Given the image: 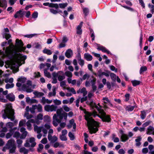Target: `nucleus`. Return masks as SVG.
Wrapping results in <instances>:
<instances>
[{
  "label": "nucleus",
  "mask_w": 154,
  "mask_h": 154,
  "mask_svg": "<svg viewBox=\"0 0 154 154\" xmlns=\"http://www.w3.org/2000/svg\"><path fill=\"white\" fill-rule=\"evenodd\" d=\"M65 75L67 77H68L69 78H71L72 77V73L71 72L67 71H66L65 72Z\"/></svg>",
  "instance_id": "obj_43"
},
{
  "label": "nucleus",
  "mask_w": 154,
  "mask_h": 154,
  "mask_svg": "<svg viewBox=\"0 0 154 154\" xmlns=\"http://www.w3.org/2000/svg\"><path fill=\"white\" fill-rule=\"evenodd\" d=\"M6 111L8 112V116H14L15 112L14 109L12 108L10 109L8 108L6 109Z\"/></svg>",
  "instance_id": "obj_9"
},
{
  "label": "nucleus",
  "mask_w": 154,
  "mask_h": 154,
  "mask_svg": "<svg viewBox=\"0 0 154 154\" xmlns=\"http://www.w3.org/2000/svg\"><path fill=\"white\" fill-rule=\"evenodd\" d=\"M60 139L62 141H66L67 138L65 135H60Z\"/></svg>",
  "instance_id": "obj_47"
},
{
  "label": "nucleus",
  "mask_w": 154,
  "mask_h": 154,
  "mask_svg": "<svg viewBox=\"0 0 154 154\" xmlns=\"http://www.w3.org/2000/svg\"><path fill=\"white\" fill-rule=\"evenodd\" d=\"M54 102L56 105H59L61 104V102L60 100L56 99L54 100Z\"/></svg>",
  "instance_id": "obj_60"
},
{
  "label": "nucleus",
  "mask_w": 154,
  "mask_h": 154,
  "mask_svg": "<svg viewBox=\"0 0 154 154\" xmlns=\"http://www.w3.org/2000/svg\"><path fill=\"white\" fill-rule=\"evenodd\" d=\"M23 43L21 40H19L18 38L16 40L15 46L18 49L23 47Z\"/></svg>",
  "instance_id": "obj_4"
},
{
  "label": "nucleus",
  "mask_w": 154,
  "mask_h": 154,
  "mask_svg": "<svg viewBox=\"0 0 154 154\" xmlns=\"http://www.w3.org/2000/svg\"><path fill=\"white\" fill-rule=\"evenodd\" d=\"M65 78V76L64 75H59L58 76V79L59 81H61Z\"/></svg>",
  "instance_id": "obj_55"
},
{
  "label": "nucleus",
  "mask_w": 154,
  "mask_h": 154,
  "mask_svg": "<svg viewBox=\"0 0 154 154\" xmlns=\"http://www.w3.org/2000/svg\"><path fill=\"white\" fill-rule=\"evenodd\" d=\"M143 35L141 33L140 35V43L139 45L141 47H142V41H143Z\"/></svg>",
  "instance_id": "obj_50"
},
{
  "label": "nucleus",
  "mask_w": 154,
  "mask_h": 154,
  "mask_svg": "<svg viewBox=\"0 0 154 154\" xmlns=\"http://www.w3.org/2000/svg\"><path fill=\"white\" fill-rule=\"evenodd\" d=\"M33 94L37 97H40L44 95V93L41 92H38L35 91L33 93Z\"/></svg>",
  "instance_id": "obj_24"
},
{
  "label": "nucleus",
  "mask_w": 154,
  "mask_h": 154,
  "mask_svg": "<svg viewBox=\"0 0 154 154\" xmlns=\"http://www.w3.org/2000/svg\"><path fill=\"white\" fill-rule=\"evenodd\" d=\"M96 78H94V79L91 80V86L95 85L96 83Z\"/></svg>",
  "instance_id": "obj_62"
},
{
  "label": "nucleus",
  "mask_w": 154,
  "mask_h": 154,
  "mask_svg": "<svg viewBox=\"0 0 154 154\" xmlns=\"http://www.w3.org/2000/svg\"><path fill=\"white\" fill-rule=\"evenodd\" d=\"M84 58L88 61H91L93 59L92 56L88 53H86L84 54Z\"/></svg>",
  "instance_id": "obj_10"
},
{
  "label": "nucleus",
  "mask_w": 154,
  "mask_h": 154,
  "mask_svg": "<svg viewBox=\"0 0 154 154\" xmlns=\"http://www.w3.org/2000/svg\"><path fill=\"white\" fill-rule=\"evenodd\" d=\"M26 80V79L25 77H21L20 78H18L17 79V81L18 82H21L22 83H24L25 82Z\"/></svg>",
  "instance_id": "obj_28"
},
{
  "label": "nucleus",
  "mask_w": 154,
  "mask_h": 154,
  "mask_svg": "<svg viewBox=\"0 0 154 154\" xmlns=\"http://www.w3.org/2000/svg\"><path fill=\"white\" fill-rule=\"evenodd\" d=\"M38 111L39 112H42V106L40 104H38L37 106Z\"/></svg>",
  "instance_id": "obj_49"
},
{
  "label": "nucleus",
  "mask_w": 154,
  "mask_h": 154,
  "mask_svg": "<svg viewBox=\"0 0 154 154\" xmlns=\"http://www.w3.org/2000/svg\"><path fill=\"white\" fill-rule=\"evenodd\" d=\"M83 23V22H81L77 28L76 33L80 35L82 33V30L81 29Z\"/></svg>",
  "instance_id": "obj_5"
},
{
  "label": "nucleus",
  "mask_w": 154,
  "mask_h": 154,
  "mask_svg": "<svg viewBox=\"0 0 154 154\" xmlns=\"http://www.w3.org/2000/svg\"><path fill=\"white\" fill-rule=\"evenodd\" d=\"M68 136L70 138V140H73L75 138V137L74 135L71 132H69L68 134Z\"/></svg>",
  "instance_id": "obj_30"
},
{
  "label": "nucleus",
  "mask_w": 154,
  "mask_h": 154,
  "mask_svg": "<svg viewBox=\"0 0 154 154\" xmlns=\"http://www.w3.org/2000/svg\"><path fill=\"white\" fill-rule=\"evenodd\" d=\"M12 56H11L10 57H9V58L10 59H11L13 57V56L14 55H16L18 56V57L19 56H21V54L20 53H17V52H18V48H17V51L16 50H13L12 51Z\"/></svg>",
  "instance_id": "obj_13"
},
{
  "label": "nucleus",
  "mask_w": 154,
  "mask_h": 154,
  "mask_svg": "<svg viewBox=\"0 0 154 154\" xmlns=\"http://www.w3.org/2000/svg\"><path fill=\"white\" fill-rule=\"evenodd\" d=\"M50 12L53 14H56L58 13V11L56 10H54L53 8L50 9Z\"/></svg>",
  "instance_id": "obj_51"
},
{
  "label": "nucleus",
  "mask_w": 154,
  "mask_h": 154,
  "mask_svg": "<svg viewBox=\"0 0 154 154\" xmlns=\"http://www.w3.org/2000/svg\"><path fill=\"white\" fill-rule=\"evenodd\" d=\"M57 137L55 136H54L52 137V138L51 140V142L52 143H54L55 141H57Z\"/></svg>",
  "instance_id": "obj_58"
},
{
  "label": "nucleus",
  "mask_w": 154,
  "mask_h": 154,
  "mask_svg": "<svg viewBox=\"0 0 154 154\" xmlns=\"http://www.w3.org/2000/svg\"><path fill=\"white\" fill-rule=\"evenodd\" d=\"M139 4L143 8H145V4L143 1V0H139Z\"/></svg>",
  "instance_id": "obj_59"
},
{
  "label": "nucleus",
  "mask_w": 154,
  "mask_h": 154,
  "mask_svg": "<svg viewBox=\"0 0 154 154\" xmlns=\"http://www.w3.org/2000/svg\"><path fill=\"white\" fill-rule=\"evenodd\" d=\"M26 11H22L21 10H20L18 11H17V14H20L21 15V17H23L24 15L26 13Z\"/></svg>",
  "instance_id": "obj_31"
},
{
  "label": "nucleus",
  "mask_w": 154,
  "mask_h": 154,
  "mask_svg": "<svg viewBox=\"0 0 154 154\" xmlns=\"http://www.w3.org/2000/svg\"><path fill=\"white\" fill-rule=\"evenodd\" d=\"M44 146L41 143H40L38 145V148L37 149V151L38 152H41V150L40 149H43Z\"/></svg>",
  "instance_id": "obj_42"
},
{
  "label": "nucleus",
  "mask_w": 154,
  "mask_h": 154,
  "mask_svg": "<svg viewBox=\"0 0 154 154\" xmlns=\"http://www.w3.org/2000/svg\"><path fill=\"white\" fill-rule=\"evenodd\" d=\"M44 119L45 122H49L50 121V118L49 116L45 115L44 117Z\"/></svg>",
  "instance_id": "obj_37"
},
{
  "label": "nucleus",
  "mask_w": 154,
  "mask_h": 154,
  "mask_svg": "<svg viewBox=\"0 0 154 154\" xmlns=\"http://www.w3.org/2000/svg\"><path fill=\"white\" fill-rule=\"evenodd\" d=\"M90 77V75L87 73L85 74L83 76L82 78H80V79L81 81L82 80H85L87 78V79H88Z\"/></svg>",
  "instance_id": "obj_35"
},
{
  "label": "nucleus",
  "mask_w": 154,
  "mask_h": 154,
  "mask_svg": "<svg viewBox=\"0 0 154 154\" xmlns=\"http://www.w3.org/2000/svg\"><path fill=\"white\" fill-rule=\"evenodd\" d=\"M92 116L94 117L95 118L96 116H97L99 117V116H101V115H100L97 114V112L96 111H94L91 113V116Z\"/></svg>",
  "instance_id": "obj_44"
},
{
  "label": "nucleus",
  "mask_w": 154,
  "mask_h": 154,
  "mask_svg": "<svg viewBox=\"0 0 154 154\" xmlns=\"http://www.w3.org/2000/svg\"><path fill=\"white\" fill-rule=\"evenodd\" d=\"M153 127L151 125H150L148 128L146 134H152V131H153Z\"/></svg>",
  "instance_id": "obj_12"
},
{
  "label": "nucleus",
  "mask_w": 154,
  "mask_h": 154,
  "mask_svg": "<svg viewBox=\"0 0 154 154\" xmlns=\"http://www.w3.org/2000/svg\"><path fill=\"white\" fill-rule=\"evenodd\" d=\"M101 116H99V118L101 119L102 122L107 123L110 122L111 121V116L107 115L104 110H102L100 112Z\"/></svg>",
  "instance_id": "obj_2"
},
{
  "label": "nucleus",
  "mask_w": 154,
  "mask_h": 154,
  "mask_svg": "<svg viewBox=\"0 0 154 154\" xmlns=\"http://www.w3.org/2000/svg\"><path fill=\"white\" fill-rule=\"evenodd\" d=\"M49 7L52 8H55L56 9H57L59 8V5L57 3H50Z\"/></svg>",
  "instance_id": "obj_21"
},
{
  "label": "nucleus",
  "mask_w": 154,
  "mask_h": 154,
  "mask_svg": "<svg viewBox=\"0 0 154 154\" xmlns=\"http://www.w3.org/2000/svg\"><path fill=\"white\" fill-rule=\"evenodd\" d=\"M72 54V51L70 49H67L65 53V56L68 58L71 57Z\"/></svg>",
  "instance_id": "obj_8"
},
{
  "label": "nucleus",
  "mask_w": 154,
  "mask_h": 154,
  "mask_svg": "<svg viewBox=\"0 0 154 154\" xmlns=\"http://www.w3.org/2000/svg\"><path fill=\"white\" fill-rule=\"evenodd\" d=\"M79 64L82 66H83L84 64V61L82 59L78 60Z\"/></svg>",
  "instance_id": "obj_52"
},
{
  "label": "nucleus",
  "mask_w": 154,
  "mask_h": 154,
  "mask_svg": "<svg viewBox=\"0 0 154 154\" xmlns=\"http://www.w3.org/2000/svg\"><path fill=\"white\" fill-rule=\"evenodd\" d=\"M7 5L6 4V0H0V7L2 8L5 7V8H6Z\"/></svg>",
  "instance_id": "obj_14"
},
{
  "label": "nucleus",
  "mask_w": 154,
  "mask_h": 154,
  "mask_svg": "<svg viewBox=\"0 0 154 154\" xmlns=\"http://www.w3.org/2000/svg\"><path fill=\"white\" fill-rule=\"evenodd\" d=\"M19 151L21 153L23 152L24 154H27L29 152V150L25 147H23L20 149Z\"/></svg>",
  "instance_id": "obj_16"
},
{
  "label": "nucleus",
  "mask_w": 154,
  "mask_h": 154,
  "mask_svg": "<svg viewBox=\"0 0 154 154\" xmlns=\"http://www.w3.org/2000/svg\"><path fill=\"white\" fill-rule=\"evenodd\" d=\"M130 94L128 93H126L125 95V101L126 102L128 101L130 98Z\"/></svg>",
  "instance_id": "obj_48"
},
{
  "label": "nucleus",
  "mask_w": 154,
  "mask_h": 154,
  "mask_svg": "<svg viewBox=\"0 0 154 154\" xmlns=\"http://www.w3.org/2000/svg\"><path fill=\"white\" fill-rule=\"evenodd\" d=\"M6 111V110H5L4 113L2 115V117L4 119H6L8 117V115Z\"/></svg>",
  "instance_id": "obj_54"
},
{
  "label": "nucleus",
  "mask_w": 154,
  "mask_h": 154,
  "mask_svg": "<svg viewBox=\"0 0 154 154\" xmlns=\"http://www.w3.org/2000/svg\"><path fill=\"white\" fill-rule=\"evenodd\" d=\"M28 88V86H27L25 84H23L22 86V88H19L18 89V90L19 91H21L22 90H23V91H26V89L27 88Z\"/></svg>",
  "instance_id": "obj_22"
},
{
  "label": "nucleus",
  "mask_w": 154,
  "mask_h": 154,
  "mask_svg": "<svg viewBox=\"0 0 154 154\" xmlns=\"http://www.w3.org/2000/svg\"><path fill=\"white\" fill-rule=\"evenodd\" d=\"M32 17L33 18H36L38 16V13L36 11L34 12L32 14Z\"/></svg>",
  "instance_id": "obj_63"
},
{
  "label": "nucleus",
  "mask_w": 154,
  "mask_h": 154,
  "mask_svg": "<svg viewBox=\"0 0 154 154\" xmlns=\"http://www.w3.org/2000/svg\"><path fill=\"white\" fill-rule=\"evenodd\" d=\"M141 114L140 115V117L142 119H144L146 116V114L145 111H141Z\"/></svg>",
  "instance_id": "obj_27"
},
{
  "label": "nucleus",
  "mask_w": 154,
  "mask_h": 154,
  "mask_svg": "<svg viewBox=\"0 0 154 154\" xmlns=\"http://www.w3.org/2000/svg\"><path fill=\"white\" fill-rule=\"evenodd\" d=\"M83 13L85 17H86L88 15L89 13V10L88 8H85L83 9Z\"/></svg>",
  "instance_id": "obj_20"
},
{
  "label": "nucleus",
  "mask_w": 154,
  "mask_h": 154,
  "mask_svg": "<svg viewBox=\"0 0 154 154\" xmlns=\"http://www.w3.org/2000/svg\"><path fill=\"white\" fill-rule=\"evenodd\" d=\"M92 106L97 109V110L99 112L100 114V112H102V110H103L98 107L96 104L95 103H94Z\"/></svg>",
  "instance_id": "obj_26"
},
{
  "label": "nucleus",
  "mask_w": 154,
  "mask_h": 154,
  "mask_svg": "<svg viewBox=\"0 0 154 154\" xmlns=\"http://www.w3.org/2000/svg\"><path fill=\"white\" fill-rule=\"evenodd\" d=\"M16 148V146L12 147V148L9 150V152L10 153H13L15 152V149Z\"/></svg>",
  "instance_id": "obj_40"
},
{
  "label": "nucleus",
  "mask_w": 154,
  "mask_h": 154,
  "mask_svg": "<svg viewBox=\"0 0 154 154\" xmlns=\"http://www.w3.org/2000/svg\"><path fill=\"white\" fill-rule=\"evenodd\" d=\"M121 5L122 7L124 8H125V9L128 10H130V11H134V9L131 7H129L127 6L124 5Z\"/></svg>",
  "instance_id": "obj_45"
},
{
  "label": "nucleus",
  "mask_w": 154,
  "mask_h": 154,
  "mask_svg": "<svg viewBox=\"0 0 154 154\" xmlns=\"http://www.w3.org/2000/svg\"><path fill=\"white\" fill-rule=\"evenodd\" d=\"M147 70V68L146 66H143L141 67L140 70V73L141 74L143 72L146 71Z\"/></svg>",
  "instance_id": "obj_25"
},
{
  "label": "nucleus",
  "mask_w": 154,
  "mask_h": 154,
  "mask_svg": "<svg viewBox=\"0 0 154 154\" xmlns=\"http://www.w3.org/2000/svg\"><path fill=\"white\" fill-rule=\"evenodd\" d=\"M129 139V137L128 135L126 134H123L122 135H121V141L125 142L128 140Z\"/></svg>",
  "instance_id": "obj_11"
},
{
  "label": "nucleus",
  "mask_w": 154,
  "mask_h": 154,
  "mask_svg": "<svg viewBox=\"0 0 154 154\" xmlns=\"http://www.w3.org/2000/svg\"><path fill=\"white\" fill-rule=\"evenodd\" d=\"M57 108V106L52 105L50 106V111L51 112H52L54 111H55Z\"/></svg>",
  "instance_id": "obj_41"
},
{
  "label": "nucleus",
  "mask_w": 154,
  "mask_h": 154,
  "mask_svg": "<svg viewBox=\"0 0 154 154\" xmlns=\"http://www.w3.org/2000/svg\"><path fill=\"white\" fill-rule=\"evenodd\" d=\"M6 125L9 128H12L14 126V124L11 122H9L7 123Z\"/></svg>",
  "instance_id": "obj_61"
},
{
  "label": "nucleus",
  "mask_w": 154,
  "mask_h": 154,
  "mask_svg": "<svg viewBox=\"0 0 154 154\" xmlns=\"http://www.w3.org/2000/svg\"><path fill=\"white\" fill-rule=\"evenodd\" d=\"M128 108V111H132L135 108V106H132L131 105H129Z\"/></svg>",
  "instance_id": "obj_53"
},
{
  "label": "nucleus",
  "mask_w": 154,
  "mask_h": 154,
  "mask_svg": "<svg viewBox=\"0 0 154 154\" xmlns=\"http://www.w3.org/2000/svg\"><path fill=\"white\" fill-rule=\"evenodd\" d=\"M44 109L47 112L50 111V106L48 105H45L44 107Z\"/></svg>",
  "instance_id": "obj_46"
},
{
  "label": "nucleus",
  "mask_w": 154,
  "mask_h": 154,
  "mask_svg": "<svg viewBox=\"0 0 154 154\" xmlns=\"http://www.w3.org/2000/svg\"><path fill=\"white\" fill-rule=\"evenodd\" d=\"M43 53L46 54L48 55H50L52 54V51L49 50L45 48L43 51Z\"/></svg>",
  "instance_id": "obj_15"
},
{
  "label": "nucleus",
  "mask_w": 154,
  "mask_h": 154,
  "mask_svg": "<svg viewBox=\"0 0 154 154\" xmlns=\"http://www.w3.org/2000/svg\"><path fill=\"white\" fill-rule=\"evenodd\" d=\"M85 119L87 121V125L89 132L91 134H95L98 130L97 128H95V127L99 126L98 122L95 121L91 116V112L87 111H84Z\"/></svg>",
  "instance_id": "obj_1"
},
{
  "label": "nucleus",
  "mask_w": 154,
  "mask_h": 154,
  "mask_svg": "<svg viewBox=\"0 0 154 154\" xmlns=\"http://www.w3.org/2000/svg\"><path fill=\"white\" fill-rule=\"evenodd\" d=\"M110 76L111 77L112 79L115 81L116 79V75L113 73H110Z\"/></svg>",
  "instance_id": "obj_39"
},
{
  "label": "nucleus",
  "mask_w": 154,
  "mask_h": 154,
  "mask_svg": "<svg viewBox=\"0 0 154 154\" xmlns=\"http://www.w3.org/2000/svg\"><path fill=\"white\" fill-rule=\"evenodd\" d=\"M58 73L62 74L63 75V72L62 71H60L58 72L57 73H56L55 72H53L52 74L53 78H57V76H58Z\"/></svg>",
  "instance_id": "obj_19"
},
{
  "label": "nucleus",
  "mask_w": 154,
  "mask_h": 154,
  "mask_svg": "<svg viewBox=\"0 0 154 154\" xmlns=\"http://www.w3.org/2000/svg\"><path fill=\"white\" fill-rule=\"evenodd\" d=\"M34 129L35 131L37 130L38 133H40L41 131L40 128H38L37 125H34Z\"/></svg>",
  "instance_id": "obj_57"
},
{
  "label": "nucleus",
  "mask_w": 154,
  "mask_h": 154,
  "mask_svg": "<svg viewBox=\"0 0 154 154\" xmlns=\"http://www.w3.org/2000/svg\"><path fill=\"white\" fill-rule=\"evenodd\" d=\"M48 69H44V75L45 76H46L48 78H50L51 77V75L50 73L49 72H48L47 71Z\"/></svg>",
  "instance_id": "obj_18"
},
{
  "label": "nucleus",
  "mask_w": 154,
  "mask_h": 154,
  "mask_svg": "<svg viewBox=\"0 0 154 154\" xmlns=\"http://www.w3.org/2000/svg\"><path fill=\"white\" fill-rule=\"evenodd\" d=\"M35 35H36V34H28V35H24V36L25 37H27L28 38H32L33 37L35 36Z\"/></svg>",
  "instance_id": "obj_56"
},
{
  "label": "nucleus",
  "mask_w": 154,
  "mask_h": 154,
  "mask_svg": "<svg viewBox=\"0 0 154 154\" xmlns=\"http://www.w3.org/2000/svg\"><path fill=\"white\" fill-rule=\"evenodd\" d=\"M104 101H106L108 103L109 105L111 107H112L113 106V105L111 103L110 100L108 99V97H103L102 99Z\"/></svg>",
  "instance_id": "obj_23"
},
{
  "label": "nucleus",
  "mask_w": 154,
  "mask_h": 154,
  "mask_svg": "<svg viewBox=\"0 0 154 154\" xmlns=\"http://www.w3.org/2000/svg\"><path fill=\"white\" fill-rule=\"evenodd\" d=\"M20 134L18 131H16L13 135V137L16 138V139H18L20 138Z\"/></svg>",
  "instance_id": "obj_29"
},
{
  "label": "nucleus",
  "mask_w": 154,
  "mask_h": 154,
  "mask_svg": "<svg viewBox=\"0 0 154 154\" xmlns=\"http://www.w3.org/2000/svg\"><path fill=\"white\" fill-rule=\"evenodd\" d=\"M14 140L12 139L9 140L8 141L6 146L8 147V149H10L12 147L15 146L14 144Z\"/></svg>",
  "instance_id": "obj_7"
},
{
  "label": "nucleus",
  "mask_w": 154,
  "mask_h": 154,
  "mask_svg": "<svg viewBox=\"0 0 154 154\" xmlns=\"http://www.w3.org/2000/svg\"><path fill=\"white\" fill-rule=\"evenodd\" d=\"M131 82L133 86L134 87H135L139 85L141 82L140 81L134 80L131 81Z\"/></svg>",
  "instance_id": "obj_17"
},
{
  "label": "nucleus",
  "mask_w": 154,
  "mask_h": 154,
  "mask_svg": "<svg viewBox=\"0 0 154 154\" xmlns=\"http://www.w3.org/2000/svg\"><path fill=\"white\" fill-rule=\"evenodd\" d=\"M14 86V84L13 83H12L11 84L8 83L5 85V88L7 89H8L13 88Z\"/></svg>",
  "instance_id": "obj_32"
},
{
  "label": "nucleus",
  "mask_w": 154,
  "mask_h": 154,
  "mask_svg": "<svg viewBox=\"0 0 154 154\" xmlns=\"http://www.w3.org/2000/svg\"><path fill=\"white\" fill-rule=\"evenodd\" d=\"M18 57L20 59L22 60H23V64L25 63V60L27 58L26 56V55H23V56L22 54H21V56H19Z\"/></svg>",
  "instance_id": "obj_38"
},
{
  "label": "nucleus",
  "mask_w": 154,
  "mask_h": 154,
  "mask_svg": "<svg viewBox=\"0 0 154 154\" xmlns=\"http://www.w3.org/2000/svg\"><path fill=\"white\" fill-rule=\"evenodd\" d=\"M6 99L11 102H13L15 100V97L13 94H9L6 96Z\"/></svg>",
  "instance_id": "obj_6"
},
{
  "label": "nucleus",
  "mask_w": 154,
  "mask_h": 154,
  "mask_svg": "<svg viewBox=\"0 0 154 154\" xmlns=\"http://www.w3.org/2000/svg\"><path fill=\"white\" fill-rule=\"evenodd\" d=\"M68 4L67 3H60L59 4V7L61 8H64L67 6Z\"/></svg>",
  "instance_id": "obj_33"
},
{
  "label": "nucleus",
  "mask_w": 154,
  "mask_h": 154,
  "mask_svg": "<svg viewBox=\"0 0 154 154\" xmlns=\"http://www.w3.org/2000/svg\"><path fill=\"white\" fill-rule=\"evenodd\" d=\"M11 37V35L9 33H5V38L7 40H8Z\"/></svg>",
  "instance_id": "obj_64"
},
{
  "label": "nucleus",
  "mask_w": 154,
  "mask_h": 154,
  "mask_svg": "<svg viewBox=\"0 0 154 154\" xmlns=\"http://www.w3.org/2000/svg\"><path fill=\"white\" fill-rule=\"evenodd\" d=\"M96 44L97 47V49L98 50L101 51L103 52L104 53H106L108 54H110L111 55H112V54L110 53V52L105 47L102 45H101L97 43Z\"/></svg>",
  "instance_id": "obj_3"
},
{
  "label": "nucleus",
  "mask_w": 154,
  "mask_h": 154,
  "mask_svg": "<svg viewBox=\"0 0 154 154\" xmlns=\"http://www.w3.org/2000/svg\"><path fill=\"white\" fill-rule=\"evenodd\" d=\"M27 134V132H25L24 133H22L21 136H20V138L21 139H24L25 138Z\"/></svg>",
  "instance_id": "obj_34"
},
{
  "label": "nucleus",
  "mask_w": 154,
  "mask_h": 154,
  "mask_svg": "<svg viewBox=\"0 0 154 154\" xmlns=\"http://www.w3.org/2000/svg\"><path fill=\"white\" fill-rule=\"evenodd\" d=\"M58 116H59V119H56L57 122V123H59L61 122V121L63 118V116L62 114H61V115H58Z\"/></svg>",
  "instance_id": "obj_36"
}]
</instances>
